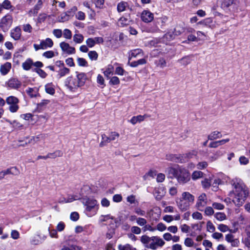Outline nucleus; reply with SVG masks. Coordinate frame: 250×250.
Returning a JSON list of instances; mask_svg holds the SVG:
<instances>
[{"instance_id": "obj_1", "label": "nucleus", "mask_w": 250, "mask_h": 250, "mask_svg": "<svg viewBox=\"0 0 250 250\" xmlns=\"http://www.w3.org/2000/svg\"><path fill=\"white\" fill-rule=\"evenodd\" d=\"M233 190L230 192L229 196L233 197V202L237 206H242L249 195L248 187L239 178H234L230 181Z\"/></svg>"}, {"instance_id": "obj_2", "label": "nucleus", "mask_w": 250, "mask_h": 250, "mask_svg": "<svg viewBox=\"0 0 250 250\" xmlns=\"http://www.w3.org/2000/svg\"><path fill=\"white\" fill-rule=\"evenodd\" d=\"M76 77H68L65 81V86L70 91H75L79 87L84 85L86 81L87 80L86 75L84 73L76 72Z\"/></svg>"}, {"instance_id": "obj_3", "label": "nucleus", "mask_w": 250, "mask_h": 250, "mask_svg": "<svg viewBox=\"0 0 250 250\" xmlns=\"http://www.w3.org/2000/svg\"><path fill=\"white\" fill-rule=\"evenodd\" d=\"M194 201V196L188 192H184L181 198L176 201L177 207L180 210L184 211L188 209Z\"/></svg>"}, {"instance_id": "obj_4", "label": "nucleus", "mask_w": 250, "mask_h": 250, "mask_svg": "<svg viewBox=\"0 0 250 250\" xmlns=\"http://www.w3.org/2000/svg\"><path fill=\"white\" fill-rule=\"evenodd\" d=\"M180 184H185L190 179V173L188 171L182 167L178 168H171L170 169Z\"/></svg>"}, {"instance_id": "obj_5", "label": "nucleus", "mask_w": 250, "mask_h": 250, "mask_svg": "<svg viewBox=\"0 0 250 250\" xmlns=\"http://www.w3.org/2000/svg\"><path fill=\"white\" fill-rule=\"evenodd\" d=\"M20 100L14 96H10L6 98V103L9 105L8 109L11 113H15L19 109Z\"/></svg>"}, {"instance_id": "obj_6", "label": "nucleus", "mask_w": 250, "mask_h": 250, "mask_svg": "<svg viewBox=\"0 0 250 250\" xmlns=\"http://www.w3.org/2000/svg\"><path fill=\"white\" fill-rule=\"evenodd\" d=\"M13 23V17L10 14H7L1 18L0 21V28L2 30L7 32Z\"/></svg>"}, {"instance_id": "obj_7", "label": "nucleus", "mask_w": 250, "mask_h": 250, "mask_svg": "<svg viewBox=\"0 0 250 250\" xmlns=\"http://www.w3.org/2000/svg\"><path fill=\"white\" fill-rule=\"evenodd\" d=\"M119 134L116 132H112L109 136L105 134L102 135V141L100 144V147H103L112 141H115L119 137Z\"/></svg>"}, {"instance_id": "obj_8", "label": "nucleus", "mask_w": 250, "mask_h": 250, "mask_svg": "<svg viewBox=\"0 0 250 250\" xmlns=\"http://www.w3.org/2000/svg\"><path fill=\"white\" fill-rule=\"evenodd\" d=\"M207 203V198L206 194L205 193H202L198 198L196 206L198 210L202 211Z\"/></svg>"}, {"instance_id": "obj_9", "label": "nucleus", "mask_w": 250, "mask_h": 250, "mask_svg": "<svg viewBox=\"0 0 250 250\" xmlns=\"http://www.w3.org/2000/svg\"><path fill=\"white\" fill-rule=\"evenodd\" d=\"M45 0H38L37 3L34 6V7L31 9L28 12V15L29 16H36L39 11L42 8L43 3Z\"/></svg>"}, {"instance_id": "obj_10", "label": "nucleus", "mask_w": 250, "mask_h": 250, "mask_svg": "<svg viewBox=\"0 0 250 250\" xmlns=\"http://www.w3.org/2000/svg\"><path fill=\"white\" fill-rule=\"evenodd\" d=\"M87 46L92 48L95 46L96 44H100L104 42V39L102 37H97L94 38H88L85 41Z\"/></svg>"}, {"instance_id": "obj_11", "label": "nucleus", "mask_w": 250, "mask_h": 250, "mask_svg": "<svg viewBox=\"0 0 250 250\" xmlns=\"http://www.w3.org/2000/svg\"><path fill=\"white\" fill-rule=\"evenodd\" d=\"M60 46L62 51L67 54H73L75 53V48L64 42L60 43Z\"/></svg>"}, {"instance_id": "obj_12", "label": "nucleus", "mask_w": 250, "mask_h": 250, "mask_svg": "<svg viewBox=\"0 0 250 250\" xmlns=\"http://www.w3.org/2000/svg\"><path fill=\"white\" fill-rule=\"evenodd\" d=\"M142 20L146 23L150 22L154 19V15L152 13L148 10H144L141 15Z\"/></svg>"}, {"instance_id": "obj_13", "label": "nucleus", "mask_w": 250, "mask_h": 250, "mask_svg": "<svg viewBox=\"0 0 250 250\" xmlns=\"http://www.w3.org/2000/svg\"><path fill=\"white\" fill-rule=\"evenodd\" d=\"M6 84L10 89H18L21 86V83L16 78H11L8 80Z\"/></svg>"}, {"instance_id": "obj_14", "label": "nucleus", "mask_w": 250, "mask_h": 250, "mask_svg": "<svg viewBox=\"0 0 250 250\" xmlns=\"http://www.w3.org/2000/svg\"><path fill=\"white\" fill-rule=\"evenodd\" d=\"M83 204L86 206V210L87 211H91L97 204V201L93 199H83Z\"/></svg>"}, {"instance_id": "obj_15", "label": "nucleus", "mask_w": 250, "mask_h": 250, "mask_svg": "<svg viewBox=\"0 0 250 250\" xmlns=\"http://www.w3.org/2000/svg\"><path fill=\"white\" fill-rule=\"evenodd\" d=\"M21 36V30L19 26L15 27L10 31V37L15 41L20 40Z\"/></svg>"}, {"instance_id": "obj_16", "label": "nucleus", "mask_w": 250, "mask_h": 250, "mask_svg": "<svg viewBox=\"0 0 250 250\" xmlns=\"http://www.w3.org/2000/svg\"><path fill=\"white\" fill-rule=\"evenodd\" d=\"M150 116L147 114H145L144 115H138L136 116H133L130 120L129 122L132 125H134L137 123H141L144 121V120L146 118L149 117Z\"/></svg>"}, {"instance_id": "obj_17", "label": "nucleus", "mask_w": 250, "mask_h": 250, "mask_svg": "<svg viewBox=\"0 0 250 250\" xmlns=\"http://www.w3.org/2000/svg\"><path fill=\"white\" fill-rule=\"evenodd\" d=\"M156 239V241L154 242H151L147 246V248L155 250L157 249L158 246L162 247L165 244V242L160 238H154Z\"/></svg>"}, {"instance_id": "obj_18", "label": "nucleus", "mask_w": 250, "mask_h": 250, "mask_svg": "<svg viewBox=\"0 0 250 250\" xmlns=\"http://www.w3.org/2000/svg\"><path fill=\"white\" fill-rule=\"evenodd\" d=\"M143 55V52L140 48L132 50L129 53V60H131L132 58L142 57Z\"/></svg>"}, {"instance_id": "obj_19", "label": "nucleus", "mask_w": 250, "mask_h": 250, "mask_svg": "<svg viewBox=\"0 0 250 250\" xmlns=\"http://www.w3.org/2000/svg\"><path fill=\"white\" fill-rule=\"evenodd\" d=\"M4 9L12 11L14 10L13 6L9 0H4L2 3H0V13Z\"/></svg>"}, {"instance_id": "obj_20", "label": "nucleus", "mask_w": 250, "mask_h": 250, "mask_svg": "<svg viewBox=\"0 0 250 250\" xmlns=\"http://www.w3.org/2000/svg\"><path fill=\"white\" fill-rule=\"evenodd\" d=\"M40 42L43 50L48 48H51L54 44L52 40L49 38H46L45 40H42Z\"/></svg>"}, {"instance_id": "obj_21", "label": "nucleus", "mask_w": 250, "mask_h": 250, "mask_svg": "<svg viewBox=\"0 0 250 250\" xmlns=\"http://www.w3.org/2000/svg\"><path fill=\"white\" fill-rule=\"evenodd\" d=\"M165 191L163 188H159L155 189L154 195L157 200H160L164 196Z\"/></svg>"}, {"instance_id": "obj_22", "label": "nucleus", "mask_w": 250, "mask_h": 250, "mask_svg": "<svg viewBox=\"0 0 250 250\" xmlns=\"http://www.w3.org/2000/svg\"><path fill=\"white\" fill-rule=\"evenodd\" d=\"M11 68V63L9 62H6L4 64L1 65L0 67V72L2 75H5L9 72Z\"/></svg>"}, {"instance_id": "obj_23", "label": "nucleus", "mask_w": 250, "mask_h": 250, "mask_svg": "<svg viewBox=\"0 0 250 250\" xmlns=\"http://www.w3.org/2000/svg\"><path fill=\"white\" fill-rule=\"evenodd\" d=\"M45 92L51 95H53L55 92V85L52 83L46 84L44 86Z\"/></svg>"}, {"instance_id": "obj_24", "label": "nucleus", "mask_w": 250, "mask_h": 250, "mask_svg": "<svg viewBox=\"0 0 250 250\" xmlns=\"http://www.w3.org/2000/svg\"><path fill=\"white\" fill-rule=\"evenodd\" d=\"M167 160L175 162H182V158L180 155H177L175 154H168L166 156Z\"/></svg>"}, {"instance_id": "obj_25", "label": "nucleus", "mask_w": 250, "mask_h": 250, "mask_svg": "<svg viewBox=\"0 0 250 250\" xmlns=\"http://www.w3.org/2000/svg\"><path fill=\"white\" fill-rule=\"evenodd\" d=\"M180 218L181 217L179 214H177L174 216L169 215H166L163 218V220L167 223H170L172 222L173 220H179Z\"/></svg>"}, {"instance_id": "obj_26", "label": "nucleus", "mask_w": 250, "mask_h": 250, "mask_svg": "<svg viewBox=\"0 0 250 250\" xmlns=\"http://www.w3.org/2000/svg\"><path fill=\"white\" fill-rule=\"evenodd\" d=\"M33 64V60L31 59L28 58L22 63V67L24 70L28 71L31 69Z\"/></svg>"}, {"instance_id": "obj_27", "label": "nucleus", "mask_w": 250, "mask_h": 250, "mask_svg": "<svg viewBox=\"0 0 250 250\" xmlns=\"http://www.w3.org/2000/svg\"><path fill=\"white\" fill-rule=\"evenodd\" d=\"M131 22L132 21L130 18L124 17H121L118 21L119 25H120L122 26L129 25Z\"/></svg>"}, {"instance_id": "obj_28", "label": "nucleus", "mask_w": 250, "mask_h": 250, "mask_svg": "<svg viewBox=\"0 0 250 250\" xmlns=\"http://www.w3.org/2000/svg\"><path fill=\"white\" fill-rule=\"evenodd\" d=\"M222 134L220 132L218 131H214L209 134L208 138L209 140H214L222 137Z\"/></svg>"}, {"instance_id": "obj_29", "label": "nucleus", "mask_w": 250, "mask_h": 250, "mask_svg": "<svg viewBox=\"0 0 250 250\" xmlns=\"http://www.w3.org/2000/svg\"><path fill=\"white\" fill-rule=\"evenodd\" d=\"M128 4L127 2L121 1L117 5V11L119 12H122L125 10L126 8L128 7Z\"/></svg>"}, {"instance_id": "obj_30", "label": "nucleus", "mask_w": 250, "mask_h": 250, "mask_svg": "<svg viewBox=\"0 0 250 250\" xmlns=\"http://www.w3.org/2000/svg\"><path fill=\"white\" fill-rule=\"evenodd\" d=\"M26 92L31 98L36 97L38 94V90L35 88L28 87L26 90Z\"/></svg>"}, {"instance_id": "obj_31", "label": "nucleus", "mask_w": 250, "mask_h": 250, "mask_svg": "<svg viewBox=\"0 0 250 250\" xmlns=\"http://www.w3.org/2000/svg\"><path fill=\"white\" fill-rule=\"evenodd\" d=\"M178 62L182 65L186 66L191 62V59L190 56H187L181 59H179Z\"/></svg>"}, {"instance_id": "obj_32", "label": "nucleus", "mask_w": 250, "mask_h": 250, "mask_svg": "<svg viewBox=\"0 0 250 250\" xmlns=\"http://www.w3.org/2000/svg\"><path fill=\"white\" fill-rule=\"evenodd\" d=\"M212 23V20L211 18H207L202 21L198 22L197 25H202L204 26L211 27V23Z\"/></svg>"}, {"instance_id": "obj_33", "label": "nucleus", "mask_w": 250, "mask_h": 250, "mask_svg": "<svg viewBox=\"0 0 250 250\" xmlns=\"http://www.w3.org/2000/svg\"><path fill=\"white\" fill-rule=\"evenodd\" d=\"M63 153L61 150H56L53 153H49L47 154V158L54 159L57 157H62Z\"/></svg>"}, {"instance_id": "obj_34", "label": "nucleus", "mask_w": 250, "mask_h": 250, "mask_svg": "<svg viewBox=\"0 0 250 250\" xmlns=\"http://www.w3.org/2000/svg\"><path fill=\"white\" fill-rule=\"evenodd\" d=\"M204 173L201 171H194L191 175L193 180H196L203 177Z\"/></svg>"}, {"instance_id": "obj_35", "label": "nucleus", "mask_w": 250, "mask_h": 250, "mask_svg": "<svg viewBox=\"0 0 250 250\" xmlns=\"http://www.w3.org/2000/svg\"><path fill=\"white\" fill-rule=\"evenodd\" d=\"M214 216L219 221H223L227 219V216L224 212H217L214 214Z\"/></svg>"}, {"instance_id": "obj_36", "label": "nucleus", "mask_w": 250, "mask_h": 250, "mask_svg": "<svg viewBox=\"0 0 250 250\" xmlns=\"http://www.w3.org/2000/svg\"><path fill=\"white\" fill-rule=\"evenodd\" d=\"M70 15L66 12L62 13L59 17V21L60 22H64L68 21L70 18Z\"/></svg>"}, {"instance_id": "obj_37", "label": "nucleus", "mask_w": 250, "mask_h": 250, "mask_svg": "<svg viewBox=\"0 0 250 250\" xmlns=\"http://www.w3.org/2000/svg\"><path fill=\"white\" fill-rule=\"evenodd\" d=\"M100 221L101 222L107 221L109 219L113 220L115 223L118 222V221L116 219L114 218V217L109 214L106 215H102L100 217Z\"/></svg>"}, {"instance_id": "obj_38", "label": "nucleus", "mask_w": 250, "mask_h": 250, "mask_svg": "<svg viewBox=\"0 0 250 250\" xmlns=\"http://www.w3.org/2000/svg\"><path fill=\"white\" fill-rule=\"evenodd\" d=\"M84 37L81 34H75L73 36V41L77 43H80L83 41Z\"/></svg>"}, {"instance_id": "obj_39", "label": "nucleus", "mask_w": 250, "mask_h": 250, "mask_svg": "<svg viewBox=\"0 0 250 250\" xmlns=\"http://www.w3.org/2000/svg\"><path fill=\"white\" fill-rule=\"evenodd\" d=\"M70 72V69L68 68L63 67L61 68L59 71V75L60 77L64 76L65 75L68 74Z\"/></svg>"}, {"instance_id": "obj_40", "label": "nucleus", "mask_w": 250, "mask_h": 250, "mask_svg": "<svg viewBox=\"0 0 250 250\" xmlns=\"http://www.w3.org/2000/svg\"><path fill=\"white\" fill-rule=\"evenodd\" d=\"M221 7L223 8L229 7L230 5L233 4V0H221Z\"/></svg>"}, {"instance_id": "obj_41", "label": "nucleus", "mask_w": 250, "mask_h": 250, "mask_svg": "<svg viewBox=\"0 0 250 250\" xmlns=\"http://www.w3.org/2000/svg\"><path fill=\"white\" fill-rule=\"evenodd\" d=\"M88 56L91 61H96L98 57V54L95 51H89Z\"/></svg>"}, {"instance_id": "obj_42", "label": "nucleus", "mask_w": 250, "mask_h": 250, "mask_svg": "<svg viewBox=\"0 0 250 250\" xmlns=\"http://www.w3.org/2000/svg\"><path fill=\"white\" fill-rule=\"evenodd\" d=\"M197 154V151L195 150H191L188 153H185L183 155L185 158L188 159H190L193 158L194 156H196Z\"/></svg>"}, {"instance_id": "obj_43", "label": "nucleus", "mask_w": 250, "mask_h": 250, "mask_svg": "<svg viewBox=\"0 0 250 250\" xmlns=\"http://www.w3.org/2000/svg\"><path fill=\"white\" fill-rule=\"evenodd\" d=\"M175 37V36L172 31L168 32L164 36V38L167 41L172 40Z\"/></svg>"}, {"instance_id": "obj_44", "label": "nucleus", "mask_w": 250, "mask_h": 250, "mask_svg": "<svg viewBox=\"0 0 250 250\" xmlns=\"http://www.w3.org/2000/svg\"><path fill=\"white\" fill-rule=\"evenodd\" d=\"M34 71L42 78H45L47 76V73L40 68H36L34 69Z\"/></svg>"}, {"instance_id": "obj_45", "label": "nucleus", "mask_w": 250, "mask_h": 250, "mask_svg": "<svg viewBox=\"0 0 250 250\" xmlns=\"http://www.w3.org/2000/svg\"><path fill=\"white\" fill-rule=\"evenodd\" d=\"M155 63L158 66L161 68H164L166 66V62L164 58H160L158 61H156Z\"/></svg>"}, {"instance_id": "obj_46", "label": "nucleus", "mask_w": 250, "mask_h": 250, "mask_svg": "<svg viewBox=\"0 0 250 250\" xmlns=\"http://www.w3.org/2000/svg\"><path fill=\"white\" fill-rule=\"evenodd\" d=\"M207 229L210 232H213L215 230L214 226L210 221H208L207 223Z\"/></svg>"}, {"instance_id": "obj_47", "label": "nucleus", "mask_w": 250, "mask_h": 250, "mask_svg": "<svg viewBox=\"0 0 250 250\" xmlns=\"http://www.w3.org/2000/svg\"><path fill=\"white\" fill-rule=\"evenodd\" d=\"M55 56V54L54 52L51 50L46 51L42 54V56L47 59L52 58Z\"/></svg>"}, {"instance_id": "obj_48", "label": "nucleus", "mask_w": 250, "mask_h": 250, "mask_svg": "<svg viewBox=\"0 0 250 250\" xmlns=\"http://www.w3.org/2000/svg\"><path fill=\"white\" fill-rule=\"evenodd\" d=\"M63 36L66 39H70L72 38V32L68 29H65L63 31Z\"/></svg>"}, {"instance_id": "obj_49", "label": "nucleus", "mask_w": 250, "mask_h": 250, "mask_svg": "<svg viewBox=\"0 0 250 250\" xmlns=\"http://www.w3.org/2000/svg\"><path fill=\"white\" fill-rule=\"evenodd\" d=\"M97 82L99 84L101 85V88H103L105 86L104 79L101 75L99 74L98 75L97 78Z\"/></svg>"}, {"instance_id": "obj_50", "label": "nucleus", "mask_w": 250, "mask_h": 250, "mask_svg": "<svg viewBox=\"0 0 250 250\" xmlns=\"http://www.w3.org/2000/svg\"><path fill=\"white\" fill-rule=\"evenodd\" d=\"M22 29L25 32L30 33L32 31V27L29 24H25L22 25Z\"/></svg>"}, {"instance_id": "obj_51", "label": "nucleus", "mask_w": 250, "mask_h": 250, "mask_svg": "<svg viewBox=\"0 0 250 250\" xmlns=\"http://www.w3.org/2000/svg\"><path fill=\"white\" fill-rule=\"evenodd\" d=\"M53 34L57 38H60L62 35V32L61 29H55L53 30Z\"/></svg>"}, {"instance_id": "obj_52", "label": "nucleus", "mask_w": 250, "mask_h": 250, "mask_svg": "<svg viewBox=\"0 0 250 250\" xmlns=\"http://www.w3.org/2000/svg\"><path fill=\"white\" fill-rule=\"evenodd\" d=\"M7 122H9L10 124H11L13 127L17 128L20 129V128H22L23 126L22 124H21L20 123H19L16 121H14L12 122L9 120H7Z\"/></svg>"}, {"instance_id": "obj_53", "label": "nucleus", "mask_w": 250, "mask_h": 250, "mask_svg": "<svg viewBox=\"0 0 250 250\" xmlns=\"http://www.w3.org/2000/svg\"><path fill=\"white\" fill-rule=\"evenodd\" d=\"M155 228L156 229V230H158L160 231H164L167 229V227L164 224L159 223L157 225Z\"/></svg>"}, {"instance_id": "obj_54", "label": "nucleus", "mask_w": 250, "mask_h": 250, "mask_svg": "<svg viewBox=\"0 0 250 250\" xmlns=\"http://www.w3.org/2000/svg\"><path fill=\"white\" fill-rule=\"evenodd\" d=\"M205 213L207 216H211L214 214L213 207H207L205 209Z\"/></svg>"}, {"instance_id": "obj_55", "label": "nucleus", "mask_w": 250, "mask_h": 250, "mask_svg": "<svg viewBox=\"0 0 250 250\" xmlns=\"http://www.w3.org/2000/svg\"><path fill=\"white\" fill-rule=\"evenodd\" d=\"M136 223L140 226H144L146 224L147 221L145 218L139 217L137 220Z\"/></svg>"}, {"instance_id": "obj_56", "label": "nucleus", "mask_w": 250, "mask_h": 250, "mask_svg": "<svg viewBox=\"0 0 250 250\" xmlns=\"http://www.w3.org/2000/svg\"><path fill=\"white\" fill-rule=\"evenodd\" d=\"M218 229L221 232H225L229 230V227L224 224H221L218 226Z\"/></svg>"}, {"instance_id": "obj_57", "label": "nucleus", "mask_w": 250, "mask_h": 250, "mask_svg": "<svg viewBox=\"0 0 250 250\" xmlns=\"http://www.w3.org/2000/svg\"><path fill=\"white\" fill-rule=\"evenodd\" d=\"M185 245L188 247H191L193 246L194 242L190 238H187L185 240Z\"/></svg>"}, {"instance_id": "obj_58", "label": "nucleus", "mask_w": 250, "mask_h": 250, "mask_svg": "<svg viewBox=\"0 0 250 250\" xmlns=\"http://www.w3.org/2000/svg\"><path fill=\"white\" fill-rule=\"evenodd\" d=\"M78 65L81 66H85L87 65V62L86 61L82 58H78L77 59Z\"/></svg>"}, {"instance_id": "obj_59", "label": "nucleus", "mask_w": 250, "mask_h": 250, "mask_svg": "<svg viewBox=\"0 0 250 250\" xmlns=\"http://www.w3.org/2000/svg\"><path fill=\"white\" fill-rule=\"evenodd\" d=\"M212 207L216 209L222 210L224 208L225 206L221 203L214 202L212 204Z\"/></svg>"}, {"instance_id": "obj_60", "label": "nucleus", "mask_w": 250, "mask_h": 250, "mask_svg": "<svg viewBox=\"0 0 250 250\" xmlns=\"http://www.w3.org/2000/svg\"><path fill=\"white\" fill-rule=\"evenodd\" d=\"M202 185L204 188H209L211 185V182L208 179H205L202 181Z\"/></svg>"}, {"instance_id": "obj_61", "label": "nucleus", "mask_w": 250, "mask_h": 250, "mask_svg": "<svg viewBox=\"0 0 250 250\" xmlns=\"http://www.w3.org/2000/svg\"><path fill=\"white\" fill-rule=\"evenodd\" d=\"M172 31L176 37L181 35V34L183 32V29L180 26H176Z\"/></svg>"}, {"instance_id": "obj_62", "label": "nucleus", "mask_w": 250, "mask_h": 250, "mask_svg": "<svg viewBox=\"0 0 250 250\" xmlns=\"http://www.w3.org/2000/svg\"><path fill=\"white\" fill-rule=\"evenodd\" d=\"M131 231L132 233L139 234L141 232V229L138 226H132L131 228Z\"/></svg>"}, {"instance_id": "obj_63", "label": "nucleus", "mask_w": 250, "mask_h": 250, "mask_svg": "<svg viewBox=\"0 0 250 250\" xmlns=\"http://www.w3.org/2000/svg\"><path fill=\"white\" fill-rule=\"evenodd\" d=\"M133 249L129 244H126L125 245H120L119 246V250H132Z\"/></svg>"}, {"instance_id": "obj_64", "label": "nucleus", "mask_w": 250, "mask_h": 250, "mask_svg": "<svg viewBox=\"0 0 250 250\" xmlns=\"http://www.w3.org/2000/svg\"><path fill=\"white\" fill-rule=\"evenodd\" d=\"M47 18V15L44 13L40 14L38 18V21L40 23H42L45 21Z\"/></svg>"}]
</instances>
